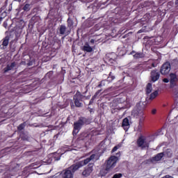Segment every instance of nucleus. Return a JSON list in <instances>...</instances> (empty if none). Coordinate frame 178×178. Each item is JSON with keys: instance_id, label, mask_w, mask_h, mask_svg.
Masks as SVG:
<instances>
[{"instance_id": "nucleus-33", "label": "nucleus", "mask_w": 178, "mask_h": 178, "mask_svg": "<svg viewBox=\"0 0 178 178\" xmlns=\"http://www.w3.org/2000/svg\"><path fill=\"white\" fill-rule=\"evenodd\" d=\"M152 115H155V113H156V109H155V108L152 109Z\"/></svg>"}, {"instance_id": "nucleus-22", "label": "nucleus", "mask_w": 178, "mask_h": 178, "mask_svg": "<svg viewBox=\"0 0 178 178\" xmlns=\"http://www.w3.org/2000/svg\"><path fill=\"white\" fill-rule=\"evenodd\" d=\"M158 96V91H154L153 93L150 95L149 99H155Z\"/></svg>"}, {"instance_id": "nucleus-28", "label": "nucleus", "mask_w": 178, "mask_h": 178, "mask_svg": "<svg viewBox=\"0 0 178 178\" xmlns=\"http://www.w3.org/2000/svg\"><path fill=\"white\" fill-rule=\"evenodd\" d=\"M122 176H123V175H122L121 173L115 174L113 175V178H120L122 177Z\"/></svg>"}, {"instance_id": "nucleus-6", "label": "nucleus", "mask_w": 178, "mask_h": 178, "mask_svg": "<svg viewBox=\"0 0 178 178\" xmlns=\"http://www.w3.org/2000/svg\"><path fill=\"white\" fill-rule=\"evenodd\" d=\"M83 97V96L81 95V93H80V92H77L74 97V104L78 108H80V106H81V102H80V99H81Z\"/></svg>"}, {"instance_id": "nucleus-8", "label": "nucleus", "mask_w": 178, "mask_h": 178, "mask_svg": "<svg viewBox=\"0 0 178 178\" xmlns=\"http://www.w3.org/2000/svg\"><path fill=\"white\" fill-rule=\"evenodd\" d=\"M160 76L161 75L159 74V72L153 70L151 72L150 79H151L152 81H153V83H155V81H158V80H159Z\"/></svg>"}, {"instance_id": "nucleus-7", "label": "nucleus", "mask_w": 178, "mask_h": 178, "mask_svg": "<svg viewBox=\"0 0 178 178\" xmlns=\"http://www.w3.org/2000/svg\"><path fill=\"white\" fill-rule=\"evenodd\" d=\"M169 72H170V63H165L161 69V74H168Z\"/></svg>"}, {"instance_id": "nucleus-35", "label": "nucleus", "mask_w": 178, "mask_h": 178, "mask_svg": "<svg viewBox=\"0 0 178 178\" xmlns=\"http://www.w3.org/2000/svg\"><path fill=\"white\" fill-rule=\"evenodd\" d=\"M175 95L178 97V88L175 91Z\"/></svg>"}, {"instance_id": "nucleus-23", "label": "nucleus", "mask_w": 178, "mask_h": 178, "mask_svg": "<svg viewBox=\"0 0 178 178\" xmlns=\"http://www.w3.org/2000/svg\"><path fill=\"white\" fill-rule=\"evenodd\" d=\"M134 57L135 58V59H138L140 58H144V54H143L141 53H136L134 55Z\"/></svg>"}, {"instance_id": "nucleus-26", "label": "nucleus", "mask_w": 178, "mask_h": 178, "mask_svg": "<svg viewBox=\"0 0 178 178\" xmlns=\"http://www.w3.org/2000/svg\"><path fill=\"white\" fill-rule=\"evenodd\" d=\"M112 80H115V76H113L112 72H110L109 76L108 77V81H112Z\"/></svg>"}, {"instance_id": "nucleus-10", "label": "nucleus", "mask_w": 178, "mask_h": 178, "mask_svg": "<svg viewBox=\"0 0 178 178\" xmlns=\"http://www.w3.org/2000/svg\"><path fill=\"white\" fill-rule=\"evenodd\" d=\"M92 172V164H89L88 167L85 168L83 172H82L83 176H85L86 177L90 176L91 173Z\"/></svg>"}, {"instance_id": "nucleus-36", "label": "nucleus", "mask_w": 178, "mask_h": 178, "mask_svg": "<svg viewBox=\"0 0 178 178\" xmlns=\"http://www.w3.org/2000/svg\"><path fill=\"white\" fill-rule=\"evenodd\" d=\"M16 2H20L22 0H15Z\"/></svg>"}, {"instance_id": "nucleus-14", "label": "nucleus", "mask_w": 178, "mask_h": 178, "mask_svg": "<svg viewBox=\"0 0 178 178\" xmlns=\"http://www.w3.org/2000/svg\"><path fill=\"white\" fill-rule=\"evenodd\" d=\"M16 66V63H12L10 65H8L6 68H4V72L6 73V72H9V70H13V68H15Z\"/></svg>"}, {"instance_id": "nucleus-11", "label": "nucleus", "mask_w": 178, "mask_h": 178, "mask_svg": "<svg viewBox=\"0 0 178 178\" xmlns=\"http://www.w3.org/2000/svg\"><path fill=\"white\" fill-rule=\"evenodd\" d=\"M63 178H73V173L68 168L61 172Z\"/></svg>"}, {"instance_id": "nucleus-31", "label": "nucleus", "mask_w": 178, "mask_h": 178, "mask_svg": "<svg viewBox=\"0 0 178 178\" xmlns=\"http://www.w3.org/2000/svg\"><path fill=\"white\" fill-rule=\"evenodd\" d=\"M143 129V124H141V122L139 123L138 126V130L139 131H140V130Z\"/></svg>"}, {"instance_id": "nucleus-25", "label": "nucleus", "mask_w": 178, "mask_h": 178, "mask_svg": "<svg viewBox=\"0 0 178 178\" xmlns=\"http://www.w3.org/2000/svg\"><path fill=\"white\" fill-rule=\"evenodd\" d=\"M31 8L30 4H26L24 6V10H26V12H29V10H30V9Z\"/></svg>"}, {"instance_id": "nucleus-38", "label": "nucleus", "mask_w": 178, "mask_h": 178, "mask_svg": "<svg viewBox=\"0 0 178 178\" xmlns=\"http://www.w3.org/2000/svg\"><path fill=\"white\" fill-rule=\"evenodd\" d=\"M2 22V17H0V23Z\"/></svg>"}, {"instance_id": "nucleus-34", "label": "nucleus", "mask_w": 178, "mask_h": 178, "mask_svg": "<svg viewBox=\"0 0 178 178\" xmlns=\"http://www.w3.org/2000/svg\"><path fill=\"white\" fill-rule=\"evenodd\" d=\"M163 81L164 82V83H169V79H164L163 80Z\"/></svg>"}, {"instance_id": "nucleus-40", "label": "nucleus", "mask_w": 178, "mask_h": 178, "mask_svg": "<svg viewBox=\"0 0 178 178\" xmlns=\"http://www.w3.org/2000/svg\"><path fill=\"white\" fill-rule=\"evenodd\" d=\"M98 94H99V92H96V95H98Z\"/></svg>"}, {"instance_id": "nucleus-41", "label": "nucleus", "mask_w": 178, "mask_h": 178, "mask_svg": "<svg viewBox=\"0 0 178 178\" xmlns=\"http://www.w3.org/2000/svg\"><path fill=\"white\" fill-rule=\"evenodd\" d=\"M104 82H102V84H103Z\"/></svg>"}, {"instance_id": "nucleus-17", "label": "nucleus", "mask_w": 178, "mask_h": 178, "mask_svg": "<svg viewBox=\"0 0 178 178\" xmlns=\"http://www.w3.org/2000/svg\"><path fill=\"white\" fill-rule=\"evenodd\" d=\"M152 92V84L148 83L146 87V93L151 94Z\"/></svg>"}, {"instance_id": "nucleus-3", "label": "nucleus", "mask_w": 178, "mask_h": 178, "mask_svg": "<svg viewBox=\"0 0 178 178\" xmlns=\"http://www.w3.org/2000/svg\"><path fill=\"white\" fill-rule=\"evenodd\" d=\"M118 161H119V159L118 156H112L109 158V159L107 160V164L106 170H111V169H113L115 166H116V163H118Z\"/></svg>"}, {"instance_id": "nucleus-20", "label": "nucleus", "mask_w": 178, "mask_h": 178, "mask_svg": "<svg viewBox=\"0 0 178 178\" xmlns=\"http://www.w3.org/2000/svg\"><path fill=\"white\" fill-rule=\"evenodd\" d=\"M85 137L83 138H81V140H83V141H85V143H88V140H90V135L87 134H84L83 135L82 134L81 136Z\"/></svg>"}, {"instance_id": "nucleus-21", "label": "nucleus", "mask_w": 178, "mask_h": 178, "mask_svg": "<svg viewBox=\"0 0 178 178\" xmlns=\"http://www.w3.org/2000/svg\"><path fill=\"white\" fill-rule=\"evenodd\" d=\"M66 33V26L65 25H61L60 27V34H65Z\"/></svg>"}, {"instance_id": "nucleus-2", "label": "nucleus", "mask_w": 178, "mask_h": 178, "mask_svg": "<svg viewBox=\"0 0 178 178\" xmlns=\"http://www.w3.org/2000/svg\"><path fill=\"white\" fill-rule=\"evenodd\" d=\"M154 140V136H140L137 140V145L142 149L149 148V143Z\"/></svg>"}, {"instance_id": "nucleus-5", "label": "nucleus", "mask_w": 178, "mask_h": 178, "mask_svg": "<svg viewBox=\"0 0 178 178\" xmlns=\"http://www.w3.org/2000/svg\"><path fill=\"white\" fill-rule=\"evenodd\" d=\"M131 116L136 119H144V111L135 109L132 111Z\"/></svg>"}, {"instance_id": "nucleus-24", "label": "nucleus", "mask_w": 178, "mask_h": 178, "mask_svg": "<svg viewBox=\"0 0 178 178\" xmlns=\"http://www.w3.org/2000/svg\"><path fill=\"white\" fill-rule=\"evenodd\" d=\"M122 147V143L118 144V145L115 146L112 149V152H116L119 148Z\"/></svg>"}, {"instance_id": "nucleus-39", "label": "nucleus", "mask_w": 178, "mask_h": 178, "mask_svg": "<svg viewBox=\"0 0 178 178\" xmlns=\"http://www.w3.org/2000/svg\"><path fill=\"white\" fill-rule=\"evenodd\" d=\"M117 155H118V156H120V153H118Z\"/></svg>"}, {"instance_id": "nucleus-12", "label": "nucleus", "mask_w": 178, "mask_h": 178, "mask_svg": "<svg viewBox=\"0 0 178 178\" xmlns=\"http://www.w3.org/2000/svg\"><path fill=\"white\" fill-rule=\"evenodd\" d=\"M163 156H165L164 152L159 153L156 156L152 158V162H158L161 161Z\"/></svg>"}, {"instance_id": "nucleus-1", "label": "nucleus", "mask_w": 178, "mask_h": 178, "mask_svg": "<svg viewBox=\"0 0 178 178\" xmlns=\"http://www.w3.org/2000/svg\"><path fill=\"white\" fill-rule=\"evenodd\" d=\"M99 159V154L96 153L95 154H92L90 158L85 159L83 161H79L75 165H72L71 167L68 168V169L72 172V173H74L76 170L80 169V168L84 166V165H87L89 162H94V161H98Z\"/></svg>"}, {"instance_id": "nucleus-27", "label": "nucleus", "mask_w": 178, "mask_h": 178, "mask_svg": "<svg viewBox=\"0 0 178 178\" xmlns=\"http://www.w3.org/2000/svg\"><path fill=\"white\" fill-rule=\"evenodd\" d=\"M67 24L68 27H72L73 26V21L70 18H68L67 19Z\"/></svg>"}, {"instance_id": "nucleus-15", "label": "nucleus", "mask_w": 178, "mask_h": 178, "mask_svg": "<svg viewBox=\"0 0 178 178\" xmlns=\"http://www.w3.org/2000/svg\"><path fill=\"white\" fill-rule=\"evenodd\" d=\"M83 51L86 52H92V48L88 44V43H86L83 48Z\"/></svg>"}, {"instance_id": "nucleus-9", "label": "nucleus", "mask_w": 178, "mask_h": 178, "mask_svg": "<svg viewBox=\"0 0 178 178\" xmlns=\"http://www.w3.org/2000/svg\"><path fill=\"white\" fill-rule=\"evenodd\" d=\"M178 81V77L176 74H170V87H175L176 86V83Z\"/></svg>"}, {"instance_id": "nucleus-19", "label": "nucleus", "mask_w": 178, "mask_h": 178, "mask_svg": "<svg viewBox=\"0 0 178 178\" xmlns=\"http://www.w3.org/2000/svg\"><path fill=\"white\" fill-rule=\"evenodd\" d=\"M8 44H9V36H6L5 38L3 39L2 45L3 47H8Z\"/></svg>"}, {"instance_id": "nucleus-29", "label": "nucleus", "mask_w": 178, "mask_h": 178, "mask_svg": "<svg viewBox=\"0 0 178 178\" xmlns=\"http://www.w3.org/2000/svg\"><path fill=\"white\" fill-rule=\"evenodd\" d=\"M24 129V124H21L19 127H18V130H23Z\"/></svg>"}, {"instance_id": "nucleus-4", "label": "nucleus", "mask_w": 178, "mask_h": 178, "mask_svg": "<svg viewBox=\"0 0 178 178\" xmlns=\"http://www.w3.org/2000/svg\"><path fill=\"white\" fill-rule=\"evenodd\" d=\"M85 120L84 118H80L78 121L74 123V131L73 134H77L79 131L81 127H83V125L84 124Z\"/></svg>"}, {"instance_id": "nucleus-16", "label": "nucleus", "mask_w": 178, "mask_h": 178, "mask_svg": "<svg viewBox=\"0 0 178 178\" xmlns=\"http://www.w3.org/2000/svg\"><path fill=\"white\" fill-rule=\"evenodd\" d=\"M109 58V62L110 63H115V59H116V54L115 53H112L110 54L108 56Z\"/></svg>"}, {"instance_id": "nucleus-37", "label": "nucleus", "mask_w": 178, "mask_h": 178, "mask_svg": "<svg viewBox=\"0 0 178 178\" xmlns=\"http://www.w3.org/2000/svg\"><path fill=\"white\" fill-rule=\"evenodd\" d=\"M66 151H72V149H69L67 150H65V152H66Z\"/></svg>"}, {"instance_id": "nucleus-32", "label": "nucleus", "mask_w": 178, "mask_h": 178, "mask_svg": "<svg viewBox=\"0 0 178 178\" xmlns=\"http://www.w3.org/2000/svg\"><path fill=\"white\" fill-rule=\"evenodd\" d=\"M93 40H98V42H101V36L97 35L96 38H95Z\"/></svg>"}, {"instance_id": "nucleus-30", "label": "nucleus", "mask_w": 178, "mask_h": 178, "mask_svg": "<svg viewBox=\"0 0 178 178\" xmlns=\"http://www.w3.org/2000/svg\"><path fill=\"white\" fill-rule=\"evenodd\" d=\"M97 42H98V40H97V39H92L90 40V43H92V44H97Z\"/></svg>"}, {"instance_id": "nucleus-18", "label": "nucleus", "mask_w": 178, "mask_h": 178, "mask_svg": "<svg viewBox=\"0 0 178 178\" xmlns=\"http://www.w3.org/2000/svg\"><path fill=\"white\" fill-rule=\"evenodd\" d=\"M164 155L168 158H172V155H173V152L170 150V149H168L165 151Z\"/></svg>"}, {"instance_id": "nucleus-13", "label": "nucleus", "mask_w": 178, "mask_h": 178, "mask_svg": "<svg viewBox=\"0 0 178 178\" xmlns=\"http://www.w3.org/2000/svg\"><path fill=\"white\" fill-rule=\"evenodd\" d=\"M122 127L125 130V131H127L130 127V122H129V119L124 118L122 121Z\"/></svg>"}]
</instances>
